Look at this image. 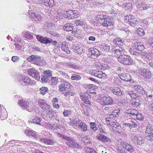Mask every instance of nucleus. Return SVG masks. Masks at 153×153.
Returning <instances> with one entry per match:
<instances>
[{"instance_id": "nucleus-10", "label": "nucleus", "mask_w": 153, "mask_h": 153, "mask_svg": "<svg viewBox=\"0 0 153 153\" xmlns=\"http://www.w3.org/2000/svg\"><path fill=\"white\" fill-rule=\"evenodd\" d=\"M100 103L103 105H111L113 103L112 99L110 97L103 96L101 97L100 99Z\"/></svg>"}, {"instance_id": "nucleus-61", "label": "nucleus", "mask_w": 153, "mask_h": 153, "mask_svg": "<svg viewBox=\"0 0 153 153\" xmlns=\"http://www.w3.org/2000/svg\"><path fill=\"white\" fill-rule=\"evenodd\" d=\"M136 119L138 120H143L144 118L142 116V114L140 113L137 112V114H136Z\"/></svg>"}, {"instance_id": "nucleus-9", "label": "nucleus", "mask_w": 153, "mask_h": 153, "mask_svg": "<svg viewBox=\"0 0 153 153\" xmlns=\"http://www.w3.org/2000/svg\"><path fill=\"white\" fill-rule=\"evenodd\" d=\"M139 74L145 79H149L152 76V74L149 70L143 68L140 69L139 71Z\"/></svg>"}, {"instance_id": "nucleus-8", "label": "nucleus", "mask_w": 153, "mask_h": 153, "mask_svg": "<svg viewBox=\"0 0 153 153\" xmlns=\"http://www.w3.org/2000/svg\"><path fill=\"white\" fill-rule=\"evenodd\" d=\"M19 105L24 108L30 111L32 109V103L31 102H26L24 99L19 100L18 103Z\"/></svg>"}, {"instance_id": "nucleus-43", "label": "nucleus", "mask_w": 153, "mask_h": 153, "mask_svg": "<svg viewBox=\"0 0 153 153\" xmlns=\"http://www.w3.org/2000/svg\"><path fill=\"white\" fill-rule=\"evenodd\" d=\"M24 37L26 39V40H30L33 38V35L28 32H26L24 33Z\"/></svg>"}, {"instance_id": "nucleus-52", "label": "nucleus", "mask_w": 153, "mask_h": 153, "mask_svg": "<svg viewBox=\"0 0 153 153\" xmlns=\"http://www.w3.org/2000/svg\"><path fill=\"white\" fill-rule=\"evenodd\" d=\"M101 141L104 143H108L110 142L111 140L108 137L103 134Z\"/></svg>"}, {"instance_id": "nucleus-25", "label": "nucleus", "mask_w": 153, "mask_h": 153, "mask_svg": "<svg viewBox=\"0 0 153 153\" xmlns=\"http://www.w3.org/2000/svg\"><path fill=\"white\" fill-rule=\"evenodd\" d=\"M36 37L39 42L42 43L47 44L50 42V38H47V37L41 36L39 35H37L36 36Z\"/></svg>"}, {"instance_id": "nucleus-33", "label": "nucleus", "mask_w": 153, "mask_h": 153, "mask_svg": "<svg viewBox=\"0 0 153 153\" xmlns=\"http://www.w3.org/2000/svg\"><path fill=\"white\" fill-rule=\"evenodd\" d=\"M113 42L115 45H122L124 44V41L121 38L117 37L114 39Z\"/></svg>"}, {"instance_id": "nucleus-27", "label": "nucleus", "mask_w": 153, "mask_h": 153, "mask_svg": "<svg viewBox=\"0 0 153 153\" xmlns=\"http://www.w3.org/2000/svg\"><path fill=\"white\" fill-rule=\"evenodd\" d=\"M40 140L42 143L47 145H52L55 143L53 140L50 139L41 138Z\"/></svg>"}, {"instance_id": "nucleus-42", "label": "nucleus", "mask_w": 153, "mask_h": 153, "mask_svg": "<svg viewBox=\"0 0 153 153\" xmlns=\"http://www.w3.org/2000/svg\"><path fill=\"white\" fill-rule=\"evenodd\" d=\"M25 132L29 137H35L36 136V134L35 133L29 129H27Z\"/></svg>"}, {"instance_id": "nucleus-23", "label": "nucleus", "mask_w": 153, "mask_h": 153, "mask_svg": "<svg viewBox=\"0 0 153 153\" xmlns=\"http://www.w3.org/2000/svg\"><path fill=\"white\" fill-rule=\"evenodd\" d=\"M119 77L121 79L127 82H131V77L130 75L125 73H122Z\"/></svg>"}, {"instance_id": "nucleus-18", "label": "nucleus", "mask_w": 153, "mask_h": 153, "mask_svg": "<svg viewBox=\"0 0 153 153\" xmlns=\"http://www.w3.org/2000/svg\"><path fill=\"white\" fill-rule=\"evenodd\" d=\"M89 54L91 58H95L100 55L99 51L95 48H91L89 50Z\"/></svg>"}, {"instance_id": "nucleus-19", "label": "nucleus", "mask_w": 153, "mask_h": 153, "mask_svg": "<svg viewBox=\"0 0 153 153\" xmlns=\"http://www.w3.org/2000/svg\"><path fill=\"white\" fill-rule=\"evenodd\" d=\"M21 83L25 85H30L34 84V81L28 76H22L21 79Z\"/></svg>"}, {"instance_id": "nucleus-6", "label": "nucleus", "mask_w": 153, "mask_h": 153, "mask_svg": "<svg viewBox=\"0 0 153 153\" xmlns=\"http://www.w3.org/2000/svg\"><path fill=\"white\" fill-rule=\"evenodd\" d=\"M61 12H63V14H65V17H67L68 19H75L78 17L79 16V12L76 10H69L68 11L64 10L63 11L60 10Z\"/></svg>"}, {"instance_id": "nucleus-2", "label": "nucleus", "mask_w": 153, "mask_h": 153, "mask_svg": "<svg viewBox=\"0 0 153 153\" xmlns=\"http://www.w3.org/2000/svg\"><path fill=\"white\" fill-rule=\"evenodd\" d=\"M144 48V47L142 43L139 42H135L131 45L129 52L131 55L137 57L140 55L139 51H143Z\"/></svg>"}, {"instance_id": "nucleus-48", "label": "nucleus", "mask_w": 153, "mask_h": 153, "mask_svg": "<svg viewBox=\"0 0 153 153\" xmlns=\"http://www.w3.org/2000/svg\"><path fill=\"white\" fill-rule=\"evenodd\" d=\"M40 90L41 94L44 95L48 92V89L47 87H42L40 88Z\"/></svg>"}, {"instance_id": "nucleus-20", "label": "nucleus", "mask_w": 153, "mask_h": 153, "mask_svg": "<svg viewBox=\"0 0 153 153\" xmlns=\"http://www.w3.org/2000/svg\"><path fill=\"white\" fill-rule=\"evenodd\" d=\"M79 95L80 99L83 102L87 105H91V103L88 99L89 98L88 97V95L87 93H81Z\"/></svg>"}, {"instance_id": "nucleus-4", "label": "nucleus", "mask_w": 153, "mask_h": 153, "mask_svg": "<svg viewBox=\"0 0 153 153\" xmlns=\"http://www.w3.org/2000/svg\"><path fill=\"white\" fill-rule=\"evenodd\" d=\"M124 21L125 22L133 27H135L137 24V18L131 14L124 16Z\"/></svg>"}, {"instance_id": "nucleus-63", "label": "nucleus", "mask_w": 153, "mask_h": 153, "mask_svg": "<svg viewBox=\"0 0 153 153\" xmlns=\"http://www.w3.org/2000/svg\"><path fill=\"white\" fill-rule=\"evenodd\" d=\"M80 128H82L84 131H85L87 130V126L85 123H82Z\"/></svg>"}, {"instance_id": "nucleus-16", "label": "nucleus", "mask_w": 153, "mask_h": 153, "mask_svg": "<svg viewBox=\"0 0 153 153\" xmlns=\"http://www.w3.org/2000/svg\"><path fill=\"white\" fill-rule=\"evenodd\" d=\"M28 13L29 16L33 20L35 21L41 20L42 17L40 14L36 12H32L31 11H29Z\"/></svg>"}, {"instance_id": "nucleus-15", "label": "nucleus", "mask_w": 153, "mask_h": 153, "mask_svg": "<svg viewBox=\"0 0 153 153\" xmlns=\"http://www.w3.org/2000/svg\"><path fill=\"white\" fill-rule=\"evenodd\" d=\"M27 73L29 75L32 76L36 79L39 80L40 79V76L39 74L37 71L33 68H30L28 69Z\"/></svg>"}, {"instance_id": "nucleus-38", "label": "nucleus", "mask_w": 153, "mask_h": 153, "mask_svg": "<svg viewBox=\"0 0 153 153\" xmlns=\"http://www.w3.org/2000/svg\"><path fill=\"white\" fill-rule=\"evenodd\" d=\"M107 75L105 73L101 71H99L97 77L102 79H104L106 77Z\"/></svg>"}, {"instance_id": "nucleus-24", "label": "nucleus", "mask_w": 153, "mask_h": 153, "mask_svg": "<svg viewBox=\"0 0 153 153\" xmlns=\"http://www.w3.org/2000/svg\"><path fill=\"white\" fill-rule=\"evenodd\" d=\"M130 103L134 107H137L140 105L139 97L132 99L130 100Z\"/></svg>"}, {"instance_id": "nucleus-54", "label": "nucleus", "mask_w": 153, "mask_h": 153, "mask_svg": "<svg viewBox=\"0 0 153 153\" xmlns=\"http://www.w3.org/2000/svg\"><path fill=\"white\" fill-rule=\"evenodd\" d=\"M148 22L146 19H143L140 22V25L145 27L146 26L148 25Z\"/></svg>"}, {"instance_id": "nucleus-46", "label": "nucleus", "mask_w": 153, "mask_h": 153, "mask_svg": "<svg viewBox=\"0 0 153 153\" xmlns=\"http://www.w3.org/2000/svg\"><path fill=\"white\" fill-rule=\"evenodd\" d=\"M136 33L139 36H142L145 34V32L144 30L141 28H139L137 30Z\"/></svg>"}, {"instance_id": "nucleus-62", "label": "nucleus", "mask_w": 153, "mask_h": 153, "mask_svg": "<svg viewBox=\"0 0 153 153\" xmlns=\"http://www.w3.org/2000/svg\"><path fill=\"white\" fill-rule=\"evenodd\" d=\"M91 128L94 130L96 131L97 129V127L96 126L95 123L94 122H91L90 123Z\"/></svg>"}, {"instance_id": "nucleus-17", "label": "nucleus", "mask_w": 153, "mask_h": 153, "mask_svg": "<svg viewBox=\"0 0 153 153\" xmlns=\"http://www.w3.org/2000/svg\"><path fill=\"white\" fill-rule=\"evenodd\" d=\"M111 51L115 55H118L123 53L125 50L123 48L117 45L113 46Z\"/></svg>"}, {"instance_id": "nucleus-21", "label": "nucleus", "mask_w": 153, "mask_h": 153, "mask_svg": "<svg viewBox=\"0 0 153 153\" xmlns=\"http://www.w3.org/2000/svg\"><path fill=\"white\" fill-rule=\"evenodd\" d=\"M68 86V88H71L72 87V85L68 82H65L64 83H62L59 85L58 86L59 90L60 92L65 91L67 88V86Z\"/></svg>"}, {"instance_id": "nucleus-5", "label": "nucleus", "mask_w": 153, "mask_h": 153, "mask_svg": "<svg viewBox=\"0 0 153 153\" xmlns=\"http://www.w3.org/2000/svg\"><path fill=\"white\" fill-rule=\"evenodd\" d=\"M118 149L122 152H125L124 149L130 152H133L134 151V149L133 146L126 142H121V146L117 147Z\"/></svg>"}, {"instance_id": "nucleus-13", "label": "nucleus", "mask_w": 153, "mask_h": 153, "mask_svg": "<svg viewBox=\"0 0 153 153\" xmlns=\"http://www.w3.org/2000/svg\"><path fill=\"white\" fill-rule=\"evenodd\" d=\"M113 114H111L110 115V117H107L106 118L105 122L107 124L110 126L111 128L113 127L117 126L118 125L117 121L114 119L112 118V116Z\"/></svg>"}, {"instance_id": "nucleus-1", "label": "nucleus", "mask_w": 153, "mask_h": 153, "mask_svg": "<svg viewBox=\"0 0 153 153\" xmlns=\"http://www.w3.org/2000/svg\"><path fill=\"white\" fill-rule=\"evenodd\" d=\"M94 19L98 24L105 27H108L113 25L111 18L106 15H97Z\"/></svg>"}, {"instance_id": "nucleus-14", "label": "nucleus", "mask_w": 153, "mask_h": 153, "mask_svg": "<svg viewBox=\"0 0 153 153\" xmlns=\"http://www.w3.org/2000/svg\"><path fill=\"white\" fill-rule=\"evenodd\" d=\"M66 144L68 147L71 148H78L79 149H82L81 145L78 144L71 138L66 143Z\"/></svg>"}, {"instance_id": "nucleus-12", "label": "nucleus", "mask_w": 153, "mask_h": 153, "mask_svg": "<svg viewBox=\"0 0 153 153\" xmlns=\"http://www.w3.org/2000/svg\"><path fill=\"white\" fill-rule=\"evenodd\" d=\"M131 140L133 143L136 144L137 145H141L144 142L143 137L140 135H133L131 136Z\"/></svg>"}, {"instance_id": "nucleus-35", "label": "nucleus", "mask_w": 153, "mask_h": 153, "mask_svg": "<svg viewBox=\"0 0 153 153\" xmlns=\"http://www.w3.org/2000/svg\"><path fill=\"white\" fill-rule=\"evenodd\" d=\"M63 28L65 30L68 31H71L73 30L72 25L70 23L66 24Z\"/></svg>"}, {"instance_id": "nucleus-7", "label": "nucleus", "mask_w": 153, "mask_h": 153, "mask_svg": "<svg viewBox=\"0 0 153 153\" xmlns=\"http://www.w3.org/2000/svg\"><path fill=\"white\" fill-rule=\"evenodd\" d=\"M41 58L40 56L38 55H32L27 58V60L30 62L33 61L35 64L40 65L43 61L41 59Z\"/></svg>"}, {"instance_id": "nucleus-50", "label": "nucleus", "mask_w": 153, "mask_h": 153, "mask_svg": "<svg viewBox=\"0 0 153 153\" xmlns=\"http://www.w3.org/2000/svg\"><path fill=\"white\" fill-rule=\"evenodd\" d=\"M139 4L137 6V7L140 10H143L146 9V7L143 5L142 2L140 1H138Z\"/></svg>"}, {"instance_id": "nucleus-32", "label": "nucleus", "mask_w": 153, "mask_h": 153, "mask_svg": "<svg viewBox=\"0 0 153 153\" xmlns=\"http://www.w3.org/2000/svg\"><path fill=\"white\" fill-rule=\"evenodd\" d=\"M111 91L114 94L117 96H121L122 94V92L119 88L115 87L111 90Z\"/></svg>"}, {"instance_id": "nucleus-55", "label": "nucleus", "mask_w": 153, "mask_h": 153, "mask_svg": "<svg viewBox=\"0 0 153 153\" xmlns=\"http://www.w3.org/2000/svg\"><path fill=\"white\" fill-rule=\"evenodd\" d=\"M43 106L44 107L42 108L43 110L47 112H50V106L49 105H48L46 103Z\"/></svg>"}, {"instance_id": "nucleus-22", "label": "nucleus", "mask_w": 153, "mask_h": 153, "mask_svg": "<svg viewBox=\"0 0 153 153\" xmlns=\"http://www.w3.org/2000/svg\"><path fill=\"white\" fill-rule=\"evenodd\" d=\"M97 86L93 84H89L87 85L86 87V88L88 89L87 91L85 92V93H87V94H89L91 93L92 92H95V89H96L97 88Z\"/></svg>"}, {"instance_id": "nucleus-11", "label": "nucleus", "mask_w": 153, "mask_h": 153, "mask_svg": "<svg viewBox=\"0 0 153 153\" xmlns=\"http://www.w3.org/2000/svg\"><path fill=\"white\" fill-rule=\"evenodd\" d=\"M52 74V71L49 70L44 71L41 78L42 81L45 82L48 81L51 77Z\"/></svg>"}, {"instance_id": "nucleus-59", "label": "nucleus", "mask_w": 153, "mask_h": 153, "mask_svg": "<svg viewBox=\"0 0 153 153\" xmlns=\"http://www.w3.org/2000/svg\"><path fill=\"white\" fill-rule=\"evenodd\" d=\"M141 56H143V58L144 59H149L151 57L150 55L145 52H142L141 53Z\"/></svg>"}, {"instance_id": "nucleus-29", "label": "nucleus", "mask_w": 153, "mask_h": 153, "mask_svg": "<svg viewBox=\"0 0 153 153\" xmlns=\"http://www.w3.org/2000/svg\"><path fill=\"white\" fill-rule=\"evenodd\" d=\"M153 134V126L151 124L148 125L145 131V135L148 136L149 134Z\"/></svg>"}, {"instance_id": "nucleus-57", "label": "nucleus", "mask_w": 153, "mask_h": 153, "mask_svg": "<svg viewBox=\"0 0 153 153\" xmlns=\"http://www.w3.org/2000/svg\"><path fill=\"white\" fill-rule=\"evenodd\" d=\"M81 78V77L79 75L74 74V76H72L71 77V80H80Z\"/></svg>"}, {"instance_id": "nucleus-26", "label": "nucleus", "mask_w": 153, "mask_h": 153, "mask_svg": "<svg viewBox=\"0 0 153 153\" xmlns=\"http://www.w3.org/2000/svg\"><path fill=\"white\" fill-rule=\"evenodd\" d=\"M41 119L40 118L37 116H32L29 121V122L31 123H34L35 124L38 125L40 124Z\"/></svg>"}, {"instance_id": "nucleus-3", "label": "nucleus", "mask_w": 153, "mask_h": 153, "mask_svg": "<svg viewBox=\"0 0 153 153\" xmlns=\"http://www.w3.org/2000/svg\"><path fill=\"white\" fill-rule=\"evenodd\" d=\"M117 60L120 63L126 65H131L134 62V61L131 57L126 54L120 55L117 57Z\"/></svg>"}, {"instance_id": "nucleus-30", "label": "nucleus", "mask_w": 153, "mask_h": 153, "mask_svg": "<svg viewBox=\"0 0 153 153\" xmlns=\"http://www.w3.org/2000/svg\"><path fill=\"white\" fill-rule=\"evenodd\" d=\"M72 48L74 49V51L78 54H81L83 52V48L79 46H76L74 45L72 46Z\"/></svg>"}, {"instance_id": "nucleus-47", "label": "nucleus", "mask_w": 153, "mask_h": 153, "mask_svg": "<svg viewBox=\"0 0 153 153\" xmlns=\"http://www.w3.org/2000/svg\"><path fill=\"white\" fill-rule=\"evenodd\" d=\"M53 25V24L50 22H45L44 23L43 27L45 29L48 28V29H51V27H52Z\"/></svg>"}, {"instance_id": "nucleus-64", "label": "nucleus", "mask_w": 153, "mask_h": 153, "mask_svg": "<svg viewBox=\"0 0 153 153\" xmlns=\"http://www.w3.org/2000/svg\"><path fill=\"white\" fill-rule=\"evenodd\" d=\"M147 140H153V134H149L148 136H146Z\"/></svg>"}, {"instance_id": "nucleus-44", "label": "nucleus", "mask_w": 153, "mask_h": 153, "mask_svg": "<svg viewBox=\"0 0 153 153\" xmlns=\"http://www.w3.org/2000/svg\"><path fill=\"white\" fill-rule=\"evenodd\" d=\"M7 113L6 111H1L0 112V120H5L7 117Z\"/></svg>"}, {"instance_id": "nucleus-39", "label": "nucleus", "mask_w": 153, "mask_h": 153, "mask_svg": "<svg viewBox=\"0 0 153 153\" xmlns=\"http://www.w3.org/2000/svg\"><path fill=\"white\" fill-rule=\"evenodd\" d=\"M58 82V79L56 77H52L51 80L49 81V83L51 85H55Z\"/></svg>"}, {"instance_id": "nucleus-37", "label": "nucleus", "mask_w": 153, "mask_h": 153, "mask_svg": "<svg viewBox=\"0 0 153 153\" xmlns=\"http://www.w3.org/2000/svg\"><path fill=\"white\" fill-rule=\"evenodd\" d=\"M64 96L66 97H70L71 96H74L75 95V93L73 91H66L64 94Z\"/></svg>"}, {"instance_id": "nucleus-53", "label": "nucleus", "mask_w": 153, "mask_h": 153, "mask_svg": "<svg viewBox=\"0 0 153 153\" xmlns=\"http://www.w3.org/2000/svg\"><path fill=\"white\" fill-rule=\"evenodd\" d=\"M86 153H97V152L93 149L88 147L85 148Z\"/></svg>"}, {"instance_id": "nucleus-45", "label": "nucleus", "mask_w": 153, "mask_h": 153, "mask_svg": "<svg viewBox=\"0 0 153 153\" xmlns=\"http://www.w3.org/2000/svg\"><path fill=\"white\" fill-rule=\"evenodd\" d=\"M128 94L131 97V99L139 97L134 91H129L128 92Z\"/></svg>"}, {"instance_id": "nucleus-60", "label": "nucleus", "mask_w": 153, "mask_h": 153, "mask_svg": "<svg viewBox=\"0 0 153 153\" xmlns=\"http://www.w3.org/2000/svg\"><path fill=\"white\" fill-rule=\"evenodd\" d=\"M74 23L77 26H83L84 25L83 22L79 20H76Z\"/></svg>"}, {"instance_id": "nucleus-31", "label": "nucleus", "mask_w": 153, "mask_h": 153, "mask_svg": "<svg viewBox=\"0 0 153 153\" xmlns=\"http://www.w3.org/2000/svg\"><path fill=\"white\" fill-rule=\"evenodd\" d=\"M44 4L47 6L52 7L55 5V3L54 0H44Z\"/></svg>"}, {"instance_id": "nucleus-41", "label": "nucleus", "mask_w": 153, "mask_h": 153, "mask_svg": "<svg viewBox=\"0 0 153 153\" xmlns=\"http://www.w3.org/2000/svg\"><path fill=\"white\" fill-rule=\"evenodd\" d=\"M101 48L102 51L108 52L110 50V47L107 44H103V45H101Z\"/></svg>"}, {"instance_id": "nucleus-36", "label": "nucleus", "mask_w": 153, "mask_h": 153, "mask_svg": "<svg viewBox=\"0 0 153 153\" xmlns=\"http://www.w3.org/2000/svg\"><path fill=\"white\" fill-rule=\"evenodd\" d=\"M112 127V129L114 132L116 133H120L121 132V127L119 126L118 125L117 126Z\"/></svg>"}, {"instance_id": "nucleus-49", "label": "nucleus", "mask_w": 153, "mask_h": 153, "mask_svg": "<svg viewBox=\"0 0 153 153\" xmlns=\"http://www.w3.org/2000/svg\"><path fill=\"white\" fill-rule=\"evenodd\" d=\"M38 103L39 106L41 107L42 108L46 104V103L45 100L39 99L38 101Z\"/></svg>"}, {"instance_id": "nucleus-58", "label": "nucleus", "mask_w": 153, "mask_h": 153, "mask_svg": "<svg viewBox=\"0 0 153 153\" xmlns=\"http://www.w3.org/2000/svg\"><path fill=\"white\" fill-rule=\"evenodd\" d=\"M132 8V4L130 3H128L126 4L125 6V9L126 10H131Z\"/></svg>"}, {"instance_id": "nucleus-28", "label": "nucleus", "mask_w": 153, "mask_h": 153, "mask_svg": "<svg viewBox=\"0 0 153 153\" xmlns=\"http://www.w3.org/2000/svg\"><path fill=\"white\" fill-rule=\"evenodd\" d=\"M61 49L67 54H70L71 53V51L69 50L68 45L66 42H62Z\"/></svg>"}, {"instance_id": "nucleus-34", "label": "nucleus", "mask_w": 153, "mask_h": 153, "mask_svg": "<svg viewBox=\"0 0 153 153\" xmlns=\"http://www.w3.org/2000/svg\"><path fill=\"white\" fill-rule=\"evenodd\" d=\"M79 123H82L81 120H72L70 122L69 124L71 125L72 126H75L77 128H78Z\"/></svg>"}, {"instance_id": "nucleus-56", "label": "nucleus", "mask_w": 153, "mask_h": 153, "mask_svg": "<svg viewBox=\"0 0 153 153\" xmlns=\"http://www.w3.org/2000/svg\"><path fill=\"white\" fill-rule=\"evenodd\" d=\"M99 71L97 70H93L90 71V74L92 76L97 77Z\"/></svg>"}, {"instance_id": "nucleus-51", "label": "nucleus", "mask_w": 153, "mask_h": 153, "mask_svg": "<svg viewBox=\"0 0 153 153\" xmlns=\"http://www.w3.org/2000/svg\"><path fill=\"white\" fill-rule=\"evenodd\" d=\"M72 113V111L70 109H65L63 114L64 117H66L70 115Z\"/></svg>"}, {"instance_id": "nucleus-40", "label": "nucleus", "mask_w": 153, "mask_h": 153, "mask_svg": "<svg viewBox=\"0 0 153 153\" xmlns=\"http://www.w3.org/2000/svg\"><path fill=\"white\" fill-rule=\"evenodd\" d=\"M52 102L55 108H58L59 107V105L58 104V100L57 98H53Z\"/></svg>"}]
</instances>
